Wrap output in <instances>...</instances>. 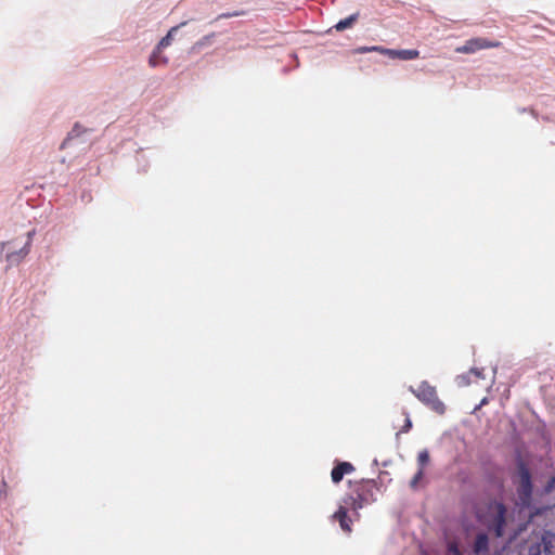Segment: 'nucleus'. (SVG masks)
Segmentation results:
<instances>
[{
  "label": "nucleus",
  "mask_w": 555,
  "mask_h": 555,
  "mask_svg": "<svg viewBox=\"0 0 555 555\" xmlns=\"http://www.w3.org/2000/svg\"><path fill=\"white\" fill-rule=\"evenodd\" d=\"M388 464H389L388 461L383 462V466H388Z\"/></svg>",
  "instance_id": "36"
},
{
  "label": "nucleus",
  "mask_w": 555,
  "mask_h": 555,
  "mask_svg": "<svg viewBox=\"0 0 555 555\" xmlns=\"http://www.w3.org/2000/svg\"><path fill=\"white\" fill-rule=\"evenodd\" d=\"M353 470L354 466L350 462H337L331 473L332 481L338 483L346 474L352 473Z\"/></svg>",
  "instance_id": "5"
},
{
  "label": "nucleus",
  "mask_w": 555,
  "mask_h": 555,
  "mask_svg": "<svg viewBox=\"0 0 555 555\" xmlns=\"http://www.w3.org/2000/svg\"><path fill=\"white\" fill-rule=\"evenodd\" d=\"M383 50H385V48L379 47V46H371V47L363 46V47H359V48L354 49L353 53L354 54H364V53H369V52H379L380 54H383Z\"/></svg>",
  "instance_id": "18"
},
{
  "label": "nucleus",
  "mask_w": 555,
  "mask_h": 555,
  "mask_svg": "<svg viewBox=\"0 0 555 555\" xmlns=\"http://www.w3.org/2000/svg\"><path fill=\"white\" fill-rule=\"evenodd\" d=\"M359 18V13H353L349 16H347L346 18H343L340 21H338L335 25H334V28L337 30V31H341V30H345L347 28H350Z\"/></svg>",
  "instance_id": "13"
},
{
  "label": "nucleus",
  "mask_w": 555,
  "mask_h": 555,
  "mask_svg": "<svg viewBox=\"0 0 555 555\" xmlns=\"http://www.w3.org/2000/svg\"><path fill=\"white\" fill-rule=\"evenodd\" d=\"M377 481L375 479H362L357 488L363 489L367 493V499L372 495V489L376 487Z\"/></svg>",
  "instance_id": "16"
},
{
  "label": "nucleus",
  "mask_w": 555,
  "mask_h": 555,
  "mask_svg": "<svg viewBox=\"0 0 555 555\" xmlns=\"http://www.w3.org/2000/svg\"><path fill=\"white\" fill-rule=\"evenodd\" d=\"M215 37H216L215 33L204 36L203 38H201L198 41L195 42V44L193 46V49L199 50V49L210 44Z\"/></svg>",
  "instance_id": "19"
},
{
  "label": "nucleus",
  "mask_w": 555,
  "mask_h": 555,
  "mask_svg": "<svg viewBox=\"0 0 555 555\" xmlns=\"http://www.w3.org/2000/svg\"><path fill=\"white\" fill-rule=\"evenodd\" d=\"M517 492L520 500V505L522 507H531L533 485L519 486Z\"/></svg>",
  "instance_id": "9"
},
{
  "label": "nucleus",
  "mask_w": 555,
  "mask_h": 555,
  "mask_svg": "<svg viewBox=\"0 0 555 555\" xmlns=\"http://www.w3.org/2000/svg\"><path fill=\"white\" fill-rule=\"evenodd\" d=\"M490 521L488 528L496 538H502L507 524V508L502 501L493 500L488 505Z\"/></svg>",
  "instance_id": "2"
},
{
  "label": "nucleus",
  "mask_w": 555,
  "mask_h": 555,
  "mask_svg": "<svg viewBox=\"0 0 555 555\" xmlns=\"http://www.w3.org/2000/svg\"><path fill=\"white\" fill-rule=\"evenodd\" d=\"M541 546L545 555H553L555 553V532L551 530H543L541 533Z\"/></svg>",
  "instance_id": "7"
},
{
  "label": "nucleus",
  "mask_w": 555,
  "mask_h": 555,
  "mask_svg": "<svg viewBox=\"0 0 555 555\" xmlns=\"http://www.w3.org/2000/svg\"><path fill=\"white\" fill-rule=\"evenodd\" d=\"M30 241H31V233L29 232L27 242L25 243V245L23 247L20 248V249H22V256H26L29 253Z\"/></svg>",
  "instance_id": "27"
},
{
  "label": "nucleus",
  "mask_w": 555,
  "mask_h": 555,
  "mask_svg": "<svg viewBox=\"0 0 555 555\" xmlns=\"http://www.w3.org/2000/svg\"><path fill=\"white\" fill-rule=\"evenodd\" d=\"M518 476L520 478V486L533 485L531 472L528 465L519 459L517 462Z\"/></svg>",
  "instance_id": "10"
},
{
  "label": "nucleus",
  "mask_w": 555,
  "mask_h": 555,
  "mask_svg": "<svg viewBox=\"0 0 555 555\" xmlns=\"http://www.w3.org/2000/svg\"><path fill=\"white\" fill-rule=\"evenodd\" d=\"M387 475H388V473H387V472L382 470V472H379V476H378V478H379V479L386 478V476H387Z\"/></svg>",
  "instance_id": "33"
},
{
  "label": "nucleus",
  "mask_w": 555,
  "mask_h": 555,
  "mask_svg": "<svg viewBox=\"0 0 555 555\" xmlns=\"http://www.w3.org/2000/svg\"><path fill=\"white\" fill-rule=\"evenodd\" d=\"M542 552L543 551L539 542L532 543L528 548V555H541Z\"/></svg>",
  "instance_id": "22"
},
{
  "label": "nucleus",
  "mask_w": 555,
  "mask_h": 555,
  "mask_svg": "<svg viewBox=\"0 0 555 555\" xmlns=\"http://www.w3.org/2000/svg\"><path fill=\"white\" fill-rule=\"evenodd\" d=\"M240 15V13L237 12H234V13H224V14H221L219 17L220 18H228V17H232V16H237Z\"/></svg>",
  "instance_id": "32"
},
{
  "label": "nucleus",
  "mask_w": 555,
  "mask_h": 555,
  "mask_svg": "<svg viewBox=\"0 0 555 555\" xmlns=\"http://www.w3.org/2000/svg\"><path fill=\"white\" fill-rule=\"evenodd\" d=\"M469 374H474L478 378H485L483 369L472 367Z\"/></svg>",
  "instance_id": "28"
},
{
  "label": "nucleus",
  "mask_w": 555,
  "mask_h": 555,
  "mask_svg": "<svg viewBox=\"0 0 555 555\" xmlns=\"http://www.w3.org/2000/svg\"><path fill=\"white\" fill-rule=\"evenodd\" d=\"M383 54L387 55L391 60L410 61L417 59L420 51L416 49L396 50L385 48V50H383Z\"/></svg>",
  "instance_id": "4"
},
{
  "label": "nucleus",
  "mask_w": 555,
  "mask_h": 555,
  "mask_svg": "<svg viewBox=\"0 0 555 555\" xmlns=\"http://www.w3.org/2000/svg\"><path fill=\"white\" fill-rule=\"evenodd\" d=\"M354 492L357 496L347 495L344 499L345 505H340L333 515V518L339 522L341 530L346 532L351 531V518L348 516V509H352L354 516L359 517V509L367 503V493L363 489L356 488Z\"/></svg>",
  "instance_id": "1"
},
{
  "label": "nucleus",
  "mask_w": 555,
  "mask_h": 555,
  "mask_svg": "<svg viewBox=\"0 0 555 555\" xmlns=\"http://www.w3.org/2000/svg\"><path fill=\"white\" fill-rule=\"evenodd\" d=\"M1 495H7V482L4 480L1 481L0 496Z\"/></svg>",
  "instance_id": "31"
},
{
  "label": "nucleus",
  "mask_w": 555,
  "mask_h": 555,
  "mask_svg": "<svg viewBox=\"0 0 555 555\" xmlns=\"http://www.w3.org/2000/svg\"><path fill=\"white\" fill-rule=\"evenodd\" d=\"M184 25H186V22H182V23H180L179 25L171 27V28L168 30L167 35H166V36H164V37L158 41V43H157V51H158V50H164V49H166L167 47H169V46L171 44L172 40H173L175 35H176V34H177V31L179 30V28H180V27H182V26H184Z\"/></svg>",
  "instance_id": "11"
},
{
  "label": "nucleus",
  "mask_w": 555,
  "mask_h": 555,
  "mask_svg": "<svg viewBox=\"0 0 555 555\" xmlns=\"http://www.w3.org/2000/svg\"><path fill=\"white\" fill-rule=\"evenodd\" d=\"M467 44L469 52L475 53L482 49L493 48L498 47L499 42H491L485 38H472L467 41H465Z\"/></svg>",
  "instance_id": "8"
},
{
  "label": "nucleus",
  "mask_w": 555,
  "mask_h": 555,
  "mask_svg": "<svg viewBox=\"0 0 555 555\" xmlns=\"http://www.w3.org/2000/svg\"><path fill=\"white\" fill-rule=\"evenodd\" d=\"M387 475H388V473H387V472L382 470V472H379V476H378V478H379V479L386 478V476H387Z\"/></svg>",
  "instance_id": "34"
},
{
  "label": "nucleus",
  "mask_w": 555,
  "mask_h": 555,
  "mask_svg": "<svg viewBox=\"0 0 555 555\" xmlns=\"http://www.w3.org/2000/svg\"><path fill=\"white\" fill-rule=\"evenodd\" d=\"M411 391L427 406L436 413L442 415L446 412V405L437 397L435 387L430 386L427 382H422L417 390L411 387Z\"/></svg>",
  "instance_id": "3"
},
{
  "label": "nucleus",
  "mask_w": 555,
  "mask_h": 555,
  "mask_svg": "<svg viewBox=\"0 0 555 555\" xmlns=\"http://www.w3.org/2000/svg\"><path fill=\"white\" fill-rule=\"evenodd\" d=\"M83 132V128L79 124H75L73 129L68 132L66 139L62 143V147L67 145L70 141L78 138Z\"/></svg>",
  "instance_id": "15"
},
{
  "label": "nucleus",
  "mask_w": 555,
  "mask_h": 555,
  "mask_svg": "<svg viewBox=\"0 0 555 555\" xmlns=\"http://www.w3.org/2000/svg\"><path fill=\"white\" fill-rule=\"evenodd\" d=\"M459 386H467L470 383L469 374H462L456 377Z\"/></svg>",
  "instance_id": "24"
},
{
  "label": "nucleus",
  "mask_w": 555,
  "mask_h": 555,
  "mask_svg": "<svg viewBox=\"0 0 555 555\" xmlns=\"http://www.w3.org/2000/svg\"><path fill=\"white\" fill-rule=\"evenodd\" d=\"M554 489H555V475H554V476H552V477L547 480L546 485L544 486V492L550 493V492H551V491H553Z\"/></svg>",
  "instance_id": "26"
},
{
  "label": "nucleus",
  "mask_w": 555,
  "mask_h": 555,
  "mask_svg": "<svg viewBox=\"0 0 555 555\" xmlns=\"http://www.w3.org/2000/svg\"><path fill=\"white\" fill-rule=\"evenodd\" d=\"M456 52L464 53V54H470L472 53V52H469V49H468L466 43H464L463 46L456 48Z\"/></svg>",
  "instance_id": "30"
},
{
  "label": "nucleus",
  "mask_w": 555,
  "mask_h": 555,
  "mask_svg": "<svg viewBox=\"0 0 555 555\" xmlns=\"http://www.w3.org/2000/svg\"><path fill=\"white\" fill-rule=\"evenodd\" d=\"M412 428V421L408 416L404 421V425L401 427V433H408Z\"/></svg>",
  "instance_id": "29"
},
{
  "label": "nucleus",
  "mask_w": 555,
  "mask_h": 555,
  "mask_svg": "<svg viewBox=\"0 0 555 555\" xmlns=\"http://www.w3.org/2000/svg\"><path fill=\"white\" fill-rule=\"evenodd\" d=\"M529 521H524V522H520L518 524L517 528L514 529L509 535H508V543H512L514 542L524 531L527 530L528 526H529Z\"/></svg>",
  "instance_id": "17"
},
{
  "label": "nucleus",
  "mask_w": 555,
  "mask_h": 555,
  "mask_svg": "<svg viewBox=\"0 0 555 555\" xmlns=\"http://www.w3.org/2000/svg\"><path fill=\"white\" fill-rule=\"evenodd\" d=\"M490 547V540L487 532L480 531L476 534L474 543H473V551L476 555L486 554L489 552Z\"/></svg>",
  "instance_id": "6"
},
{
  "label": "nucleus",
  "mask_w": 555,
  "mask_h": 555,
  "mask_svg": "<svg viewBox=\"0 0 555 555\" xmlns=\"http://www.w3.org/2000/svg\"><path fill=\"white\" fill-rule=\"evenodd\" d=\"M530 509L528 521L531 522L535 517L543 516L548 511L552 509V506L550 505H541V506H534L531 504V507H528Z\"/></svg>",
  "instance_id": "14"
},
{
  "label": "nucleus",
  "mask_w": 555,
  "mask_h": 555,
  "mask_svg": "<svg viewBox=\"0 0 555 555\" xmlns=\"http://www.w3.org/2000/svg\"><path fill=\"white\" fill-rule=\"evenodd\" d=\"M429 452L428 450L424 449L422 450L417 455V464L420 466L418 469L424 470V467L429 463Z\"/></svg>",
  "instance_id": "20"
},
{
  "label": "nucleus",
  "mask_w": 555,
  "mask_h": 555,
  "mask_svg": "<svg viewBox=\"0 0 555 555\" xmlns=\"http://www.w3.org/2000/svg\"><path fill=\"white\" fill-rule=\"evenodd\" d=\"M423 476H424V470L418 469L416 472V474L413 476V478L411 479L410 486L412 488H414L418 483V481L423 478Z\"/></svg>",
  "instance_id": "25"
},
{
  "label": "nucleus",
  "mask_w": 555,
  "mask_h": 555,
  "mask_svg": "<svg viewBox=\"0 0 555 555\" xmlns=\"http://www.w3.org/2000/svg\"><path fill=\"white\" fill-rule=\"evenodd\" d=\"M162 52H163V50L157 51V44H156L149 57V64L152 67H156L160 64L166 65L168 63V57L164 56L162 54Z\"/></svg>",
  "instance_id": "12"
},
{
  "label": "nucleus",
  "mask_w": 555,
  "mask_h": 555,
  "mask_svg": "<svg viewBox=\"0 0 555 555\" xmlns=\"http://www.w3.org/2000/svg\"><path fill=\"white\" fill-rule=\"evenodd\" d=\"M373 465L378 466V461L376 459L373 461Z\"/></svg>",
  "instance_id": "35"
},
{
  "label": "nucleus",
  "mask_w": 555,
  "mask_h": 555,
  "mask_svg": "<svg viewBox=\"0 0 555 555\" xmlns=\"http://www.w3.org/2000/svg\"><path fill=\"white\" fill-rule=\"evenodd\" d=\"M447 551L450 555H463L457 544L454 542L448 544Z\"/></svg>",
  "instance_id": "23"
},
{
  "label": "nucleus",
  "mask_w": 555,
  "mask_h": 555,
  "mask_svg": "<svg viewBox=\"0 0 555 555\" xmlns=\"http://www.w3.org/2000/svg\"><path fill=\"white\" fill-rule=\"evenodd\" d=\"M25 256H22V249H18L17 251H13V253H10L8 254L7 258H8V261H10L11 263H17L21 261V259H23Z\"/></svg>",
  "instance_id": "21"
}]
</instances>
